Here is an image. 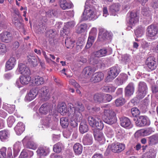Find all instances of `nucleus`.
<instances>
[{
	"mask_svg": "<svg viewBox=\"0 0 158 158\" xmlns=\"http://www.w3.org/2000/svg\"><path fill=\"white\" fill-rule=\"evenodd\" d=\"M125 102V99L123 97H120L116 99L115 102V104L117 106H122L123 105Z\"/></svg>",
	"mask_w": 158,
	"mask_h": 158,
	"instance_id": "nucleus-48",
	"label": "nucleus"
},
{
	"mask_svg": "<svg viewBox=\"0 0 158 158\" xmlns=\"http://www.w3.org/2000/svg\"><path fill=\"white\" fill-rule=\"evenodd\" d=\"M19 72L23 75H30L31 72L29 68L24 64L20 63L19 65Z\"/></svg>",
	"mask_w": 158,
	"mask_h": 158,
	"instance_id": "nucleus-16",
	"label": "nucleus"
},
{
	"mask_svg": "<svg viewBox=\"0 0 158 158\" xmlns=\"http://www.w3.org/2000/svg\"><path fill=\"white\" fill-rule=\"evenodd\" d=\"M58 111L62 115H64L66 113L67 111V109L66 104L64 103H62L58 105Z\"/></svg>",
	"mask_w": 158,
	"mask_h": 158,
	"instance_id": "nucleus-35",
	"label": "nucleus"
},
{
	"mask_svg": "<svg viewBox=\"0 0 158 158\" xmlns=\"http://www.w3.org/2000/svg\"><path fill=\"white\" fill-rule=\"evenodd\" d=\"M63 148L64 147L62 143L58 142L54 145L53 150L55 152L59 153L61 152Z\"/></svg>",
	"mask_w": 158,
	"mask_h": 158,
	"instance_id": "nucleus-37",
	"label": "nucleus"
},
{
	"mask_svg": "<svg viewBox=\"0 0 158 158\" xmlns=\"http://www.w3.org/2000/svg\"><path fill=\"white\" fill-rule=\"evenodd\" d=\"M133 120L135 122L136 126L139 127L148 126L150 123L147 117L144 115H138L136 118H134Z\"/></svg>",
	"mask_w": 158,
	"mask_h": 158,
	"instance_id": "nucleus-2",
	"label": "nucleus"
},
{
	"mask_svg": "<svg viewBox=\"0 0 158 158\" xmlns=\"http://www.w3.org/2000/svg\"><path fill=\"white\" fill-rule=\"evenodd\" d=\"M56 34L55 29H50L47 31L46 35L48 37L52 38L54 37Z\"/></svg>",
	"mask_w": 158,
	"mask_h": 158,
	"instance_id": "nucleus-45",
	"label": "nucleus"
},
{
	"mask_svg": "<svg viewBox=\"0 0 158 158\" xmlns=\"http://www.w3.org/2000/svg\"><path fill=\"white\" fill-rule=\"evenodd\" d=\"M38 94L37 91L35 89H31L26 96V99L31 101L34 99Z\"/></svg>",
	"mask_w": 158,
	"mask_h": 158,
	"instance_id": "nucleus-23",
	"label": "nucleus"
},
{
	"mask_svg": "<svg viewBox=\"0 0 158 158\" xmlns=\"http://www.w3.org/2000/svg\"><path fill=\"white\" fill-rule=\"evenodd\" d=\"M69 82L70 84L72 85L76 88H78L80 86L79 85L74 79H70Z\"/></svg>",
	"mask_w": 158,
	"mask_h": 158,
	"instance_id": "nucleus-60",
	"label": "nucleus"
},
{
	"mask_svg": "<svg viewBox=\"0 0 158 158\" xmlns=\"http://www.w3.org/2000/svg\"><path fill=\"white\" fill-rule=\"evenodd\" d=\"M138 90L147 93L148 87L146 84L143 81L140 82L138 84Z\"/></svg>",
	"mask_w": 158,
	"mask_h": 158,
	"instance_id": "nucleus-38",
	"label": "nucleus"
},
{
	"mask_svg": "<svg viewBox=\"0 0 158 158\" xmlns=\"http://www.w3.org/2000/svg\"><path fill=\"white\" fill-rule=\"evenodd\" d=\"M26 148L33 150H35L37 148V145L33 141H28L26 145Z\"/></svg>",
	"mask_w": 158,
	"mask_h": 158,
	"instance_id": "nucleus-53",
	"label": "nucleus"
},
{
	"mask_svg": "<svg viewBox=\"0 0 158 158\" xmlns=\"http://www.w3.org/2000/svg\"><path fill=\"white\" fill-rule=\"evenodd\" d=\"M97 117H94L92 116L88 117V123L91 127H94L95 124L97 121Z\"/></svg>",
	"mask_w": 158,
	"mask_h": 158,
	"instance_id": "nucleus-43",
	"label": "nucleus"
},
{
	"mask_svg": "<svg viewBox=\"0 0 158 158\" xmlns=\"http://www.w3.org/2000/svg\"><path fill=\"white\" fill-rule=\"evenodd\" d=\"M27 59L28 61L33 66H37L39 63V61L36 57L32 55H30L27 56Z\"/></svg>",
	"mask_w": 158,
	"mask_h": 158,
	"instance_id": "nucleus-27",
	"label": "nucleus"
},
{
	"mask_svg": "<svg viewBox=\"0 0 158 158\" xmlns=\"http://www.w3.org/2000/svg\"><path fill=\"white\" fill-rule=\"evenodd\" d=\"M134 91V87L133 83H130L125 88V95L128 97L131 96L133 94Z\"/></svg>",
	"mask_w": 158,
	"mask_h": 158,
	"instance_id": "nucleus-17",
	"label": "nucleus"
},
{
	"mask_svg": "<svg viewBox=\"0 0 158 158\" xmlns=\"http://www.w3.org/2000/svg\"><path fill=\"white\" fill-rule=\"evenodd\" d=\"M34 82L36 85H39L43 84L44 82V81L42 77L36 76L35 77Z\"/></svg>",
	"mask_w": 158,
	"mask_h": 158,
	"instance_id": "nucleus-42",
	"label": "nucleus"
},
{
	"mask_svg": "<svg viewBox=\"0 0 158 158\" xmlns=\"http://www.w3.org/2000/svg\"><path fill=\"white\" fill-rule=\"evenodd\" d=\"M10 134L8 130H4L0 131V139L4 142L8 139L9 137Z\"/></svg>",
	"mask_w": 158,
	"mask_h": 158,
	"instance_id": "nucleus-26",
	"label": "nucleus"
},
{
	"mask_svg": "<svg viewBox=\"0 0 158 158\" xmlns=\"http://www.w3.org/2000/svg\"><path fill=\"white\" fill-rule=\"evenodd\" d=\"M146 64L150 69L155 70L158 66V56L157 59L153 56L149 57L146 59Z\"/></svg>",
	"mask_w": 158,
	"mask_h": 158,
	"instance_id": "nucleus-4",
	"label": "nucleus"
},
{
	"mask_svg": "<svg viewBox=\"0 0 158 158\" xmlns=\"http://www.w3.org/2000/svg\"><path fill=\"white\" fill-rule=\"evenodd\" d=\"M107 49L105 48H104L96 52L94 55L96 57H101L106 56L107 55Z\"/></svg>",
	"mask_w": 158,
	"mask_h": 158,
	"instance_id": "nucleus-32",
	"label": "nucleus"
},
{
	"mask_svg": "<svg viewBox=\"0 0 158 158\" xmlns=\"http://www.w3.org/2000/svg\"><path fill=\"white\" fill-rule=\"evenodd\" d=\"M83 72L86 76H89L93 73L94 70L91 67L88 66L84 69Z\"/></svg>",
	"mask_w": 158,
	"mask_h": 158,
	"instance_id": "nucleus-50",
	"label": "nucleus"
},
{
	"mask_svg": "<svg viewBox=\"0 0 158 158\" xmlns=\"http://www.w3.org/2000/svg\"><path fill=\"white\" fill-rule=\"evenodd\" d=\"M131 111L132 115L134 117H135V118H136L137 116L139 115L140 113L139 110L136 107L131 108Z\"/></svg>",
	"mask_w": 158,
	"mask_h": 158,
	"instance_id": "nucleus-54",
	"label": "nucleus"
},
{
	"mask_svg": "<svg viewBox=\"0 0 158 158\" xmlns=\"http://www.w3.org/2000/svg\"><path fill=\"white\" fill-rule=\"evenodd\" d=\"M146 94V92L138 90L137 92L136 98L138 99H141L145 96Z\"/></svg>",
	"mask_w": 158,
	"mask_h": 158,
	"instance_id": "nucleus-55",
	"label": "nucleus"
},
{
	"mask_svg": "<svg viewBox=\"0 0 158 158\" xmlns=\"http://www.w3.org/2000/svg\"><path fill=\"white\" fill-rule=\"evenodd\" d=\"M105 117H116V113L113 110L108 109H105L104 110Z\"/></svg>",
	"mask_w": 158,
	"mask_h": 158,
	"instance_id": "nucleus-36",
	"label": "nucleus"
},
{
	"mask_svg": "<svg viewBox=\"0 0 158 158\" xmlns=\"http://www.w3.org/2000/svg\"><path fill=\"white\" fill-rule=\"evenodd\" d=\"M120 5L118 3H114L110 6L109 7V11L111 15H115L119 10Z\"/></svg>",
	"mask_w": 158,
	"mask_h": 158,
	"instance_id": "nucleus-14",
	"label": "nucleus"
},
{
	"mask_svg": "<svg viewBox=\"0 0 158 158\" xmlns=\"http://www.w3.org/2000/svg\"><path fill=\"white\" fill-rule=\"evenodd\" d=\"M30 75H22L20 77V83L23 85L28 84L31 80Z\"/></svg>",
	"mask_w": 158,
	"mask_h": 158,
	"instance_id": "nucleus-28",
	"label": "nucleus"
},
{
	"mask_svg": "<svg viewBox=\"0 0 158 158\" xmlns=\"http://www.w3.org/2000/svg\"><path fill=\"white\" fill-rule=\"evenodd\" d=\"M79 130L81 134H84L89 131V127L86 122L83 120L80 124Z\"/></svg>",
	"mask_w": 158,
	"mask_h": 158,
	"instance_id": "nucleus-20",
	"label": "nucleus"
},
{
	"mask_svg": "<svg viewBox=\"0 0 158 158\" xmlns=\"http://www.w3.org/2000/svg\"><path fill=\"white\" fill-rule=\"evenodd\" d=\"M1 34L2 35L1 40L2 41L7 43L11 40V35L10 32L6 31Z\"/></svg>",
	"mask_w": 158,
	"mask_h": 158,
	"instance_id": "nucleus-31",
	"label": "nucleus"
},
{
	"mask_svg": "<svg viewBox=\"0 0 158 158\" xmlns=\"http://www.w3.org/2000/svg\"><path fill=\"white\" fill-rule=\"evenodd\" d=\"M75 25V23L74 21H72L71 22H68L66 25V27L68 29L66 30L64 28H63V31L64 33H65L66 34L67 31L66 30L68 31H68H69V30L71 28H72L74 27Z\"/></svg>",
	"mask_w": 158,
	"mask_h": 158,
	"instance_id": "nucleus-49",
	"label": "nucleus"
},
{
	"mask_svg": "<svg viewBox=\"0 0 158 158\" xmlns=\"http://www.w3.org/2000/svg\"><path fill=\"white\" fill-rule=\"evenodd\" d=\"M145 30L144 27L141 26L138 27L135 31V34L137 37H141L143 34Z\"/></svg>",
	"mask_w": 158,
	"mask_h": 158,
	"instance_id": "nucleus-39",
	"label": "nucleus"
},
{
	"mask_svg": "<svg viewBox=\"0 0 158 158\" xmlns=\"http://www.w3.org/2000/svg\"><path fill=\"white\" fill-rule=\"evenodd\" d=\"M94 102L96 103H100L104 102L103 95L102 93H97L94 96Z\"/></svg>",
	"mask_w": 158,
	"mask_h": 158,
	"instance_id": "nucleus-30",
	"label": "nucleus"
},
{
	"mask_svg": "<svg viewBox=\"0 0 158 158\" xmlns=\"http://www.w3.org/2000/svg\"><path fill=\"white\" fill-rule=\"evenodd\" d=\"M76 106L74 108V116H76V118L77 120L80 121L82 119V117L80 112L83 111L85 110L84 105L81 102H77L76 104Z\"/></svg>",
	"mask_w": 158,
	"mask_h": 158,
	"instance_id": "nucleus-3",
	"label": "nucleus"
},
{
	"mask_svg": "<svg viewBox=\"0 0 158 158\" xmlns=\"http://www.w3.org/2000/svg\"><path fill=\"white\" fill-rule=\"evenodd\" d=\"M141 14L145 16H148L150 15L151 12L149 9L146 7L143 6L142 8Z\"/></svg>",
	"mask_w": 158,
	"mask_h": 158,
	"instance_id": "nucleus-52",
	"label": "nucleus"
},
{
	"mask_svg": "<svg viewBox=\"0 0 158 158\" xmlns=\"http://www.w3.org/2000/svg\"><path fill=\"white\" fill-rule=\"evenodd\" d=\"M112 151L115 153H118L123 151L125 148L124 144L117 143H113L110 146Z\"/></svg>",
	"mask_w": 158,
	"mask_h": 158,
	"instance_id": "nucleus-10",
	"label": "nucleus"
},
{
	"mask_svg": "<svg viewBox=\"0 0 158 158\" xmlns=\"http://www.w3.org/2000/svg\"><path fill=\"white\" fill-rule=\"evenodd\" d=\"M120 124V125L124 128L127 129L131 128L133 125L131 123L130 119L126 117H123L119 118Z\"/></svg>",
	"mask_w": 158,
	"mask_h": 158,
	"instance_id": "nucleus-11",
	"label": "nucleus"
},
{
	"mask_svg": "<svg viewBox=\"0 0 158 158\" xmlns=\"http://www.w3.org/2000/svg\"><path fill=\"white\" fill-rule=\"evenodd\" d=\"M14 24L15 26L19 29L22 28L23 27V24L19 20L18 21L14 22Z\"/></svg>",
	"mask_w": 158,
	"mask_h": 158,
	"instance_id": "nucleus-64",
	"label": "nucleus"
},
{
	"mask_svg": "<svg viewBox=\"0 0 158 158\" xmlns=\"http://www.w3.org/2000/svg\"><path fill=\"white\" fill-rule=\"evenodd\" d=\"M75 41L71 38H67L65 40V46L68 48H72L74 46Z\"/></svg>",
	"mask_w": 158,
	"mask_h": 158,
	"instance_id": "nucleus-34",
	"label": "nucleus"
},
{
	"mask_svg": "<svg viewBox=\"0 0 158 158\" xmlns=\"http://www.w3.org/2000/svg\"><path fill=\"white\" fill-rule=\"evenodd\" d=\"M73 6L71 2H68L65 0H60V6L63 10L70 9Z\"/></svg>",
	"mask_w": 158,
	"mask_h": 158,
	"instance_id": "nucleus-24",
	"label": "nucleus"
},
{
	"mask_svg": "<svg viewBox=\"0 0 158 158\" xmlns=\"http://www.w3.org/2000/svg\"><path fill=\"white\" fill-rule=\"evenodd\" d=\"M37 154L40 156H45L47 155L48 152L46 149L44 147L39 148L36 151Z\"/></svg>",
	"mask_w": 158,
	"mask_h": 158,
	"instance_id": "nucleus-40",
	"label": "nucleus"
},
{
	"mask_svg": "<svg viewBox=\"0 0 158 158\" xmlns=\"http://www.w3.org/2000/svg\"><path fill=\"white\" fill-rule=\"evenodd\" d=\"M73 149L76 154L79 155L82 153L83 150V147L82 145L80 144L77 143L74 145Z\"/></svg>",
	"mask_w": 158,
	"mask_h": 158,
	"instance_id": "nucleus-29",
	"label": "nucleus"
},
{
	"mask_svg": "<svg viewBox=\"0 0 158 158\" xmlns=\"http://www.w3.org/2000/svg\"><path fill=\"white\" fill-rule=\"evenodd\" d=\"M87 27V25L85 23H83L79 25H77L76 27V32L80 34L85 31Z\"/></svg>",
	"mask_w": 158,
	"mask_h": 158,
	"instance_id": "nucleus-33",
	"label": "nucleus"
},
{
	"mask_svg": "<svg viewBox=\"0 0 158 158\" xmlns=\"http://www.w3.org/2000/svg\"><path fill=\"white\" fill-rule=\"evenodd\" d=\"M25 129V125L22 122H19L14 128V130L18 135H21L24 131Z\"/></svg>",
	"mask_w": 158,
	"mask_h": 158,
	"instance_id": "nucleus-18",
	"label": "nucleus"
},
{
	"mask_svg": "<svg viewBox=\"0 0 158 158\" xmlns=\"http://www.w3.org/2000/svg\"><path fill=\"white\" fill-rule=\"evenodd\" d=\"M15 64V58L14 57H11L6 63V68L8 70H10L14 67Z\"/></svg>",
	"mask_w": 158,
	"mask_h": 158,
	"instance_id": "nucleus-22",
	"label": "nucleus"
},
{
	"mask_svg": "<svg viewBox=\"0 0 158 158\" xmlns=\"http://www.w3.org/2000/svg\"><path fill=\"white\" fill-rule=\"evenodd\" d=\"M6 110L9 113H12L15 110V105H13L11 106L10 105H9L8 106L6 109Z\"/></svg>",
	"mask_w": 158,
	"mask_h": 158,
	"instance_id": "nucleus-62",
	"label": "nucleus"
},
{
	"mask_svg": "<svg viewBox=\"0 0 158 158\" xmlns=\"http://www.w3.org/2000/svg\"><path fill=\"white\" fill-rule=\"evenodd\" d=\"M103 98H104V102L106 101L109 102L112 99V96L111 95L106 94H103Z\"/></svg>",
	"mask_w": 158,
	"mask_h": 158,
	"instance_id": "nucleus-59",
	"label": "nucleus"
},
{
	"mask_svg": "<svg viewBox=\"0 0 158 158\" xmlns=\"http://www.w3.org/2000/svg\"><path fill=\"white\" fill-rule=\"evenodd\" d=\"M118 71L116 67H112L108 72V75L105 79L106 82H109L112 81L118 74Z\"/></svg>",
	"mask_w": 158,
	"mask_h": 158,
	"instance_id": "nucleus-7",
	"label": "nucleus"
},
{
	"mask_svg": "<svg viewBox=\"0 0 158 158\" xmlns=\"http://www.w3.org/2000/svg\"><path fill=\"white\" fill-rule=\"evenodd\" d=\"M83 42L78 41L76 43V50L78 52L81 50L83 47Z\"/></svg>",
	"mask_w": 158,
	"mask_h": 158,
	"instance_id": "nucleus-58",
	"label": "nucleus"
},
{
	"mask_svg": "<svg viewBox=\"0 0 158 158\" xmlns=\"http://www.w3.org/2000/svg\"><path fill=\"white\" fill-rule=\"evenodd\" d=\"M51 115H48V116L46 117L43 121V125L47 128L49 127L51 122Z\"/></svg>",
	"mask_w": 158,
	"mask_h": 158,
	"instance_id": "nucleus-41",
	"label": "nucleus"
},
{
	"mask_svg": "<svg viewBox=\"0 0 158 158\" xmlns=\"http://www.w3.org/2000/svg\"><path fill=\"white\" fill-rule=\"evenodd\" d=\"M96 35V30L94 29H92L90 31L89 36L88 37V41L85 48L86 49H89L92 45L94 42Z\"/></svg>",
	"mask_w": 158,
	"mask_h": 158,
	"instance_id": "nucleus-9",
	"label": "nucleus"
},
{
	"mask_svg": "<svg viewBox=\"0 0 158 158\" xmlns=\"http://www.w3.org/2000/svg\"><path fill=\"white\" fill-rule=\"evenodd\" d=\"M83 142L85 145H90L92 143L93 138L91 133L89 132L84 136Z\"/></svg>",
	"mask_w": 158,
	"mask_h": 158,
	"instance_id": "nucleus-21",
	"label": "nucleus"
},
{
	"mask_svg": "<svg viewBox=\"0 0 158 158\" xmlns=\"http://www.w3.org/2000/svg\"><path fill=\"white\" fill-rule=\"evenodd\" d=\"M40 92L42 98L45 100H47L49 98L50 93L48 87L45 86L41 88Z\"/></svg>",
	"mask_w": 158,
	"mask_h": 158,
	"instance_id": "nucleus-13",
	"label": "nucleus"
},
{
	"mask_svg": "<svg viewBox=\"0 0 158 158\" xmlns=\"http://www.w3.org/2000/svg\"><path fill=\"white\" fill-rule=\"evenodd\" d=\"M150 43H148V42L145 41H143L141 44V47L142 48L144 49H146L149 47L150 46Z\"/></svg>",
	"mask_w": 158,
	"mask_h": 158,
	"instance_id": "nucleus-63",
	"label": "nucleus"
},
{
	"mask_svg": "<svg viewBox=\"0 0 158 158\" xmlns=\"http://www.w3.org/2000/svg\"><path fill=\"white\" fill-rule=\"evenodd\" d=\"M92 0L86 1L85 3V9L82 17V21L88 19L91 20L94 18V12L93 9H91L90 7L92 4Z\"/></svg>",
	"mask_w": 158,
	"mask_h": 158,
	"instance_id": "nucleus-1",
	"label": "nucleus"
},
{
	"mask_svg": "<svg viewBox=\"0 0 158 158\" xmlns=\"http://www.w3.org/2000/svg\"><path fill=\"white\" fill-rule=\"evenodd\" d=\"M112 35V33L109 32L103 28H101L99 30L98 34V40L100 41H103L106 40L111 39Z\"/></svg>",
	"mask_w": 158,
	"mask_h": 158,
	"instance_id": "nucleus-5",
	"label": "nucleus"
},
{
	"mask_svg": "<svg viewBox=\"0 0 158 158\" xmlns=\"http://www.w3.org/2000/svg\"><path fill=\"white\" fill-rule=\"evenodd\" d=\"M104 121L109 124L111 125L116 122V117H105Z\"/></svg>",
	"mask_w": 158,
	"mask_h": 158,
	"instance_id": "nucleus-44",
	"label": "nucleus"
},
{
	"mask_svg": "<svg viewBox=\"0 0 158 158\" xmlns=\"http://www.w3.org/2000/svg\"><path fill=\"white\" fill-rule=\"evenodd\" d=\"M158 143V134H156L148 137V144L149 146L156 145Z\"/></svg>",
	"mask_w": 158,
	"mask_h": 158,
	"instance_id": "nucleus-19",
	"label": "nucleus"
},
{
	"mask_svg": "<svg viewBox=\"0 0 158 158\" xmlns=\"http://www.w3.org/2000/svg\"><path fill=\"white\" fill-rule=\"evenodd\" d=\"M52 107L48 103L43 104L39 109V113L42 114L46 115L52 110Z\"/></svg>",
	"mask_w": 158,
	"mask_h": 158,
	"instance_id": "nucleus-12",
	"label": "nucleus"
},
{
	"mask_svg": "<svg viewBox=\"0 0 158 158\" xmlns=\"http://www.w3.org/2000/svg\"><path fill=\"white\" fill-rule=\"evenodd\" d=\"M128 23L129 24L133 25L139 21V14L137 11L130 12L128 14Z\"/></svg>",
	"mask_w": 158,
	"mask_h": 158,
	"instance_id": "nucleus-6",
	"label": "nucleus"
},
{
	"mask_svg": "<svg viewBox=\"0 0 158 158\" xmlns=\"http://www.w3.org/2000/svg\"><path fill=\"white\" fill-rule=\"evenodd\" d=\"M106 134L107 137L110 138L113 136L114 132L112 129L108 127L106 129Z\"/></svg>",
	"mask_w": 158,
	"mask_h": 158,
	"instance_id": "nucleus-57",
	"label": "nucleus"
},
{
	"mask_svg": "<svg viewBox=\"0 0 158 158\" xmlns=\"http://www.w3.org/2000/svg\"><path fill=\"white\" fill-rule=\"evenodd\" d=\"M60 124L63 128H67L69 125V120L67 118H63L60 119Z\"/></svg>",
	"mask_w": 158,
	"mask_h": 158,
	"instance_id": "nucleus-47",
	"label": "nucleus"
},
{
	"mask_svg": "<svg viewBox=\"0 0 158 158\" xmlns=\"http://www.w3.org/2000/svg\"><path fill=\"white\" fill-rule=\"evenodd\" d=\"M94 136L95 139L98 141H100L104 139V136L102 132H98L94 133Z\"/></svg>",
	"mask_w": 158,
	"mask_h": 158,
	"instance_id": "nucleus-51",
	"label": "nucleus"
},
{
	"mask_svg": "<svg viewBox=\"0 0 158 158\" xmlns=\"http://www.w3.org/2000/svg\"><path fill=\"white\" fill-rule=\"evenodd\" d=\"M104 124L101 118L99 117H97V121L95 124L94 127H96L97 129L101 130L104 127Z\"/></svg>",
	"mask_w": 158,
	"mask_h": 158,
	"instance_id": "nucleus-46",
	"label": "nucleus"
},
{
	"mask_svg": "<svg viewBox=\"0 0 158 158\" xmlns=\"http://www.w3.org/2000/svg\"><path fill=\"white\" fill-rule=\"evenodd\" d=\"M6 52V48L5 44L0 43V54L5 53Z\"/></svg>",
	"mask_w": 158,
	"mask_h": 158,
	"instance_id": "nucleus-61",
	"label": "nucleus"
},
{
	"mask_svg": "<svg viewBox=\"0 0 158 158\" xmlns=\"http://www.w3.org/2000/svg\"><path fill=\"white\" fill-rule=\"evenodd\" d=\"M103 74L101 72H99L94 74L90 78V81L93 83H97L103 80Z\"/></svg>",
	"mask_w": 158,
	"mask_h": 158,
	"instance_id": "nucleus-15",
	"label": "nucleus"
},
{
	"mask_svg": "<svg viewBox=\"0 0 158 158\" xmlns=\"http://www.w3.org/2000/svg\"><path fill=\"white\" fill-rule=\"evenodd\" d=\"M158 28L154 24H151L148 26L147 29L146 36L148 38L151 39V37L155 36L158 32Z\"/></svg>",
	"mask_w": 158,
	"mask_h": 158,
	"instance_id": "nucleus-8",
	"label": "nucleus"
},
{
	"mask_svg": "<svg viewBox=\"0 0 158 158\" xmlns=\"http://www.w3.org/2000/svg\"><path fill=\"white\" fill-rule=\"evenodd\" d=\"M15 121V119L14 116H10L7 119V123L8 126L10 127H11Z\"/></svg>",
	"mask_w": 158,
	"mask_h": 158,
	"instance_id": "nucleus-56",
	"label": "nucleus"
},
{
	"mask_svg": "<svg viewBox=\"0 0 158 158\" xmlns=\"http://www.w3.org/2000/svg\"><path fill=\"white\" fill-rule=\"evenodd\" d=\"M128 76L126 74L119 76L115 80V84L118 85L123 84V82L127 79Z\"/></svg>",
	"mask_w": 158,
	"mask_h": 158,
	"instance_id": "nucleus-25",
	"label": "nucleus"
}]
</instances>
